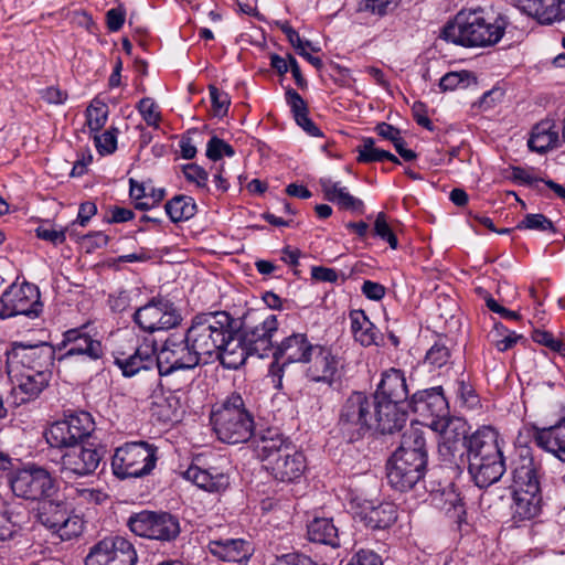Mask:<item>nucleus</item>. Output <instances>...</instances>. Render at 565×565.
I'll return each instance as SVG.
<instances>
[{
    "instance_id": "27",
    "label": "nucleus",
    "mask_w": 565,
    "mask_h": 565,
    "mask_svg": "<svg viewBox=\"0 0 565 565\" xmlns=\"http://www.w3.org/2000/svg\"><path fill=\"white\" fill-rule=\"evenodd\" d=\"M238 329L236 322L232 324L228 337L224 339V344L221 345L220 352L214 355L224 367L230 370L238 369L245 363L247 356L252 355L244 343L243 337L241 333H237Z\"/></svg>"
},
{
    "instance_id": "14",
    "label": "nucleus",
    "mask_w": 565,
    "mask_h": 565,
    "mask_svg": "<svg viewBox=\"0 0 565 565\" xmlns=\"http://www.w3.org/2000/svg\"><path fill=\"white\" fill-rule=\"evenodd\" d=\"M426 460L408 452L407 456L394 452L387 462V481L398 491L412 489L423 477Z\"/></svg>"
},
{
    "instance_id": "6",
    "label": "nucleus",
    "mask_w": 565,
    "mask_h": 565,
    "mask_svg": "<svg viewBox=\"0 0 565 565\" xmlns=\"http://www.w3.org/2000/svg\"><path fill=\"white\" fill-rule=\"evenodd\" d=\"M158 448L147 441H131L116 448L111 460L114 475L124 480L151 473L158 460Z\"/></svg>"
},
{
    "instance_id": "3",
    "label": "nucleus",
    "mask_w": 565,
    "mask_h": 565,
    "mask_svg": "<svg viewBox=\"0 0 565 565\" xmlns=\"http://www.w3.org/2000/svg\"><path fill=\"white\" fill-rule=\"evenodd\" d=\"M235 319L226 311H210L196 315L186 330L188 342L196 351L199 358L207 363L209 359L214 358L220 352L224 339L228 337V331Z\"/></svg>"
},
{
    "instance_id": "29",
    "label": "nucleus",
    "mask_w": 565,
    "mask_h": 565,
    "mask_svg": "<svg viewBox=\"0 0 565 565\" xmlns=\"http://www.w3.org/2000/svg\"><path fill=\"white\" fill-rule=\"evenodd\" d=\"M533 436L539 447L565 462V408L555 425L535 428Z\"/></svg>"
},
{
    "instance_id": "41",
    "label": "nucleus",
    "mask_w": 565,
    "mask_h": 565,
    "mask_svg": "<svg viewBox=\"0 0 565 565\" xmlns=\"http://www.w3.org/2000/svg\"><path fill=\"white\" fill-rule=\"evenodd\" d=\"M349 318L353 337L361 345L370 347L377 344L376 327L370 321L363 310H352Z\"/></svg>"
},
{
    "instance_id": "4",
    "label": "nucleus",
    "mask_w": 565,
    "mask_h": 565,
    "mask_svg": "<svg viewBox=\"0 0 565 565\" xmlns=\"http://www.w3.org/2000/svg\"><path fill=\"white\" fill-rule=\"evenodd\" d=\"M158 362V374L166 379L170 390L180 391L174 376L179 371L193 370L201 363L196 351L188 342V334H170L163 342L159 352L156 351Z\"/></svg>"
},
{
    "instance_id": "2",
    "label": "nucleus",
    "mask_w": 565,
    "mask_h": 565,
    "mask_svg": "<svg viewBox=\"0 0 565 565\" xmlns=\"http://www.w3.org/2000/svg\"><path fill=\"white\" fill-rule=\"evenodd\" d=\"M211 422L217 438L223 443H245L254 433V416L247 409L243 396L236 392L212 412Z\"/></svg>"
},
{
    "instance_id": "40",
    "label": "nucleus",
    "mask_w": 565,
    "mask_h": 565,
    "mask_svg": "<svg viewBox=\"0 0 565 565\" xmlns=\"http://www.w3.org/2000/svg\"><path fill=\"white\" fill-rule=\"evenodd\" d=\"M558 142V130L552 121H541L532 129L527 146L532 151L544 153Z\"/></svg>"
},
{
    "instance_id": "25",
    "label": "nucleus",
    "mask_w": 565,
    "mask_h": 565,
    "mask_svg": "<svg viewBox=\"0 0 565 565\" xmlns=\"http://www.w3.org/2000/svg\"><path fill=\"white\" fill-rule=\"evenodd\" d=\"M408 394L404 372L392 367L382 374V380L375 392L374 399L405 405Z\"/></svg>"
},
{
    "instance_id": "42",
    "label": "nucleus",
    "mask_w": 565,
    "mask_h": 565,
    "mask_svg": "<svg viewBox=\"0 0 565 565\" xmlns=\"http://www.w3.org/2000/svg\"><path fill=\"white\" fill-rule=\"evenodd\" d=\"M308 539L311 542L339 546L338 529L331 519L316 518L308 524Z\"/></svg>"
},
{
    "instance_id": "43",
    "label": "nucleus",
    "mask_w": 565,
    "mask_h": 565,
    "mask_svg": "<svg viewBox=\"0 0 565 565\" xmlns=\"http://www.w3.org/2000/svg\"><path fill=\"white\" fill-rule=\"evenodd\" d=\"M358 162L372 163L388 160L393 163L399 164L401 161L396 156L390 151L375 147V140L371 137L363 138L361 143L356 147Z\"/></svg>"
},
{
    "instance_id": "56",
    "label": "nucleus",
    "mask_w": 565,
    "mask_h": 565,
    "mask_svg": "<svg viewBox=\"0 0 565 565\" xmlns=\"http://www.w3.org/2000/svg\"><path fill=\"white\" fill-rule=\"evenodd\" d=\"M374 235L379 236L383 241L387 242L390 247L396 249L398 246V241L396 235L393 233L391 226L386 221V215L381 212L377 214L374 222Z\"/></svg>"
},
{
    "instance_id": "31",
    "label": "nucleus",
    "mask_w": 565,
    "mask_h": 565,
    "mask_svg": "<svg viewBox=\"0 0 565 565\" xmlns=\"http://www.w3.org/2000/svg\"><path fill=\"white\" fill-rule=\"evenodd\" d=\"M209 551L223 562L243 563L252 556L249 542L243 539H225L210 541Z\"/></svg>"
},
{
    "instance_id": "37",
    "label": "nucleus",
    "mask_w": 565,
    "mask_h": 565,
    "mask_svg": "<svg viewBox=\"0 0 565 565\" xmlns=\"http://www.w3.org/2000/svg\"><path fill=\"white\" fill-rule=\"evenodd\" d=\"M397 519V509L391 502H381L377 505L364 508L362 520L372 530L390 527Z\"/></svg>"
},
{
    "instance_id": "45",
    "label": "nucleus",
    "mask_w": 565,
    "mask_h": 565,
    "mask_svg": "<svg viewBox=\"0 0 565 565\" xmlns=\"http://www.w3.org/2000/svg\"><path fill=\"white\" fill-rule=\"evenodd\" d=\"M164 209L173 223L186 221L196 213L195 201L188 195H175L166 203Z\"/></svg>"
},
{
    "instance_id": "10",
    "label": "nucleus",
    "mask_w": 565,
    "mask_h": 565,
    "mask_svg": "<svg viewBox=\"0 0 565 565\" xmlns=\"http://www.w3.org/2000/svg\"><path fill=\"white\" fill-rule=\"evenodd\" d=\"M9 483L12 492L25 500H40L54 492V480L50 472L35 465L12 471Z\"/></svg>"
},
{
    "instance_id": "51",
    "label": "nucleus",
    "mask_w": 565,
    "mask_h": 565,
    "mask_svg": "<svg viewBox=\"0 0 565 565\" xmlns=\"http://www.w3.org/2000/svg\"><path fill=\"white\" fill-rule=\"evenodd\" d=\"M107 106L104 103L97 102L90 104L86 109V121L92 131H99L107 121Z\"/></svg>"
},
{
    "instance_id": "12",
    "label": "nucleus",
    "mask_w": 565,
    "mask_h": 565,
    "mask_svg": "<svg viewBox=\"0 0 565 565\" xmlns=\"http://www.w3.org/2000/svg\"><path fill=\"white\" fill-rule=\"evenodd\" d=\"M135 323L143 331L153 333L179 326L182 317L174 305L163 298H152L134 313Z\"/></svg>"
},
{
    "instance_id": "5",
    "label": "nucleus",
    "mask_w": 565,
    "mask_h": 565,
    "mask_svg": "<svg viewBox=\"0 0 565 565\" xmlns=\"http://www.w3.org/2000/svg\"><path fill=\"white\" fill-rule=\"evenodd\" d=\"M375 399L362 392H352L341 405L338 428L349 441L362 438L374 427Z\"/></svg>"
},
{
    "instance_id": "7",
    "label": "nucleus",
    "mask_w": 565,
    "mask_h": 565,
    "mask_svg": "<svg viewBox=\"0 0 565 565\" xmlns=\"http://www.w3.org/2000/svg\"><path fill=\"white\" fill-rule=\"evenodd\" d=\"M129 530L140 536L162 542L175 540L180 532L179 519L169 512H153L143 510L134 513L127 521Z\"/></svg>"
},
{
    "instance_id": "18",
    "label": "nucleus",
    "mask_w": 565,
    "mask_h": 565,
    "mask_svg": "<svg viewBox=\"0 0 565 565\" xmlns=\"http://www.w3.org/2000/svg\"><path fill=\"white\" fill-rule=\"evenodd\" d=\"M114 363L125 377H132L142 370L158 369L154 344L142 343L130 351L117 350Z\"/></svg>"
},
{
    "instance_id": "16",
    "label": "nucleus",
    "mask_w": 565,
    "mask_h": 565,
    "mask_svg": "<svg viewBox=\"0 0 565 565\" xmlns=\"http://www.w3.org/2000/svg\"><path fill=\"white\" fill-rule=\"evenodd\" d=\"M62 359L78 358L82 361H98L104 355L102 342L94 339L85 327L70 329L63 334Z\"/></svg>"
},
{
    "instance_id": "21",
    "label": "nucleus",
    "mask_w": 565,
    "mask_h": 565,
    "mask_svg": "<svg viewBox=\"0 0 565 565\" xmlns=\"http://www.w3.org/2000/svg\"><path fill=\"white\" fill-rule=\"evenodd\" d=\"M436 431H439L438 454L441 460L452 462L468 438L466 424L460 419L450 418L444 422Z\"/></svg>"
},
{
    "instance_id": "54",
    "label": "nucleus",
    "mask_w": 565,
    "mask_h": 565,
    "mask_svg": "<svg viewBox=\"0 0 565 565\" xmlns=\"http://www.w3.org/2000/svg\"><path fill=\"white\" fill-rule=\"evenodd\" d=\"M516 228L555 232L553 222L543 214H526Z\"/></svg>"
},
{
    "instance_id": "63",
    "label": "nucleus",
    "mask_w": 565,
    "mask_h": 565,
    "mask_svg": "<svg viewBox=\"0 0 565 565\" xmlns=\"http://www.w3.org/2000/svg\"><path fill=\"white\" fill-rule=\"evenodd\" d=\"M280 30L287 36L289 43L295 47L298 54H305V49L310 46V42H303L299 33L287 22L280 25Z\"/></svg>"
},
{
    "instance_id": "64",
    "label": "nucleus",
    "mask_w": 565,
    "mask_h": 565,
    "mask_svg": "<svg viewBox=\"0 0 565 565\" xmlns=\"http://www.w3.org/2000/svg\"><path fill=\"white\" fill-rule=\"evenodd\" d=\"M347 565H382V561L375 552L371 550H361Z\"/></svg>"
},
{
    "instance_id": "47",
    "label": "nucleus",
    "mask_w": 565,
    "mask_h": 565,
    "mask_svg": "<svg viewBox=\"0 0 565 565\" xmlns=\"http://www.w3.org/2000/svg\"><path fill=\"white\" fill-rule=\"evenodd\" d=\"M76 440L82 444L95 430V422L88 412H77L65 418Z\"/></svg>"
},
{
    "instance_id": "26",
    "label": "nucleus",
    "mask_w": 565,
    "mask_h": 565,
    "mask_svg": "<svg viewBox=\"0 0 565 565\" xmlns=\"http://www.w3.org/2000/svg\"><path fill=\"white\" fill-rule=\"evenodd\" d=\"M503 454L468 461V471L479 488H488L498 482L505 472Z\"/></svg>"
},
{
    "instance_id": "8",
    "label": "nucleus",
    "mask_w": 565,
    "mask_h": 565,
    "mask_svg": "<svg viewBox=\"0 0 565 565\" xmlns=\"http://www.w3.org/2000/svg\"><path fill=\"white\" fill-rule=\"evenodd\" d=\"M54 358L55 350L47 342L36 344L14 342L7 351V373L30 370L51 372Z\"/></svg>"
},
{
    "instance_id": "44",
    "label": "nucleus",
    "mask_w": 565,
    "mask_h": 565,
    "mask_svg": "<svg viewBox=\"0 0 565 565\" xmlns=\"http://www.w3.org/2000/svg\"><path fill=\"white\" fill-rule=\"evenodd\" d=\"M47 444L54 448H66L78 445L76 437L65 419L53 423L44 434Z\"/></svg>"
},
{
    "instance_id": "60",
    "label": "nucleus",
    "mask_w": 565,
    "mask_h": 565,
    "mask_svg": "<svg viewBox=\"0 0 565 565\" xmlns=\"http://www.w3.org/2000/svg\"><path fill=\"white\" fill-rule=\"evenodd\" d=\"M209 89L214 115L217 117L225 116L231 104L228 95L215 86H210Z\"/></svg>"
},
{
    "instance_id": "59",
    "label": "nucleus",
    "mask_w": 565,
    "mask_h": 565,
    "mask_svg": "<svg viewBox=\"0 0 565 565\" xmlns=\"http://www.w3.org/2000/svg\"><path fill=\"white\" fill-rule=\"evenodd\" d=\"M117 130H106L103 134L95 135V146L100 154H110L117 148Z\"/></svg>"
},
{
    "instance_id": "53",
    "label": "nucleus",
    "mask_w": 565,
    "mask_h": 565,
    "mask_svg": "<svg viewBox=\"0 0 565 565\" xmlns=\"http://www.w3.org/2000/svg\"><path fill=\"white\" fill-rule=\"evenodd\" d=\"M235 154L234 148L225 142L223 139L213 136L206 145V157L212 161H217L226 157H233Z\"/></svg>"
},
{
    "instance_id": "20",
    "label": "nucleus",
    "mask_w": 565,
    "mask_h": 565,
    "mask_svg": "<svg viewBox=\"0 0 565 565\" xmlns=\"http://www.w3.org/2000/svg\"><path fill=\"white\" fill-rule=\"evenodd\" d=\"M282 452L269 460L267 468L275 479L282 482H290L301 477L306 469V459L302 452L296 447L287 446L281 448Z\"/></svg>"
},
{
    "instance_id": "57",
    "label": "nucleus",
    "mask_w": 565,
    "mask_h": 565,
    "mask_svg": "<svg viewBox=\"0 0 565 565\" xmlns=\"http://www.w3.org/2000/svg\"><path fill=\"white\" fill-rule=\"evenodd\" d=\"M470 77L471 75L468 71L449 72L440 78L439 87L444 92L454 90L461 85L466 87Z\"/></svg>"
},
{
    "instance_id": "38",
    "label": "nucleus",
    "mask_w": 565,
    "mask_h": 565,
    "mask_svg": "<svg viewBox=\"0 0 565 565\" xmlns=\"http://www.w3.org/2000/svg\"><path fill=\"white\" fill-rule=\"evenodd\" d=\"M292 446L277 429H267L263 431L256 439L257 456L269 463V460L282 452L281 448Z\"/></svg>"
},
{
    "instance_id": "46",
    "label": "nucleus",
    "mask_w": 565,
    "mask_h": 565,
    "mask_svg": "<svg viewBox=\"0 0 565 565\" xmlns=\"http://www.w3.org/2000/svg\"><path fill=\"white\" fill-rule=\"evenodd\" d=\"M68 514L65 504L52 500L42 501L39 507V520L47 529L55 531L61 522Z\"/></svg>"
},
{
    "instance_id": "23",
    "label": "nucleus",
    "mask_w": 565,
    "mask_h": 565,
    "mask_svg": "<svg viewBox=\"0 0 565 565\" xmlns=\"http://www.w3.org/2000/svg\"><path fill=\"white\" fill-rule=\"evenodd\" d=\"M305 364H308L306 375L309 380L329 385L338 369V361L331 350L320 344H315Z\"/></svg>"
},
{
    "instance_id": "50",
    "label": "nucleus",
    "mask_w": 565,
    "mask_h": 565,
    "mask_svg": "<svg viewBox=\"0 0 565 565\" xmlns=\"http://www.w3.org/2000/svg\"><path fill=\"white\" fill-rule=\"evenodd\" d=\"M83 525V520L78 515L68 512L61 522V526H57L54 532L57 533L62 540H71L81 535Z\"/></svg>"
},
{
    "instance_id": "39",
    "label": "nucleus",
    "mask_w": 565,
    "mask_h": 565,
    "mask_svg": "<svg viewBox=\"0 0 565 565\" xmlns=\"http://www.w3.org/2000/svg\"><path fill=\"white\" fill-rule=\"evenodd\" d=\"M395 452L405 456L412 452L416 455V457H419V459L427 461L425 431L418 423H412L409 428L403 433L401 445Z\"/></svg>"
},
{
    "instance_id": "35",
    "label": "nucleus",
    "mask_w": 565,
    "mask_h": 565,
    "mask_svg": "<svg viewBox=\"0 0 565 565\" xmlns=\"http://www.w3.org/2000/svg\"><path fill=\"white\" fill-rule=\"evenodd\" d=\"M285 97L297 125L311 137H322L321 129L309 118L308 106L303 98L294 88H287Z\"/></svg>"
},
{
    "instance_id": "28",
    "label": "nucleus",
    "mask_w": 565,
    "mask_h": 565,
    "mask_svg": "<svg viewBox=\"0 0 565 565\" xmlns=\"http://www.w3.org/2000/svg\"><path fill=\"white\" fill-rule=\"evenodd\" d=\"M374 427L381 434H393L401 430L407 422V413L403 404L375 401Z\"/></svg>"
},
{
    "instance_id": "62",
    "label": "nucleus",
    "mask_w": 565,
    "mask_h": 565,
    "mask_svg": "<svg viewBox=\"0 0 565 565\" xmlns=\"http://www.w3.org/2000/svg\"><path fill=\"white\" fill-rule=\"evenodd\" d=\"M66 232H67V228L56 230L53 227H47V226L42 225L36 228V236L39 238L50 242L54 245H60L65 242Z\"/></svg>"
},
{
    "instance_id": "34",
    "label": "nucleus",
    "mask_w": 565,
    "mask_h": 565,
    "mask_svg": "<svg viewBox=\"0 0 565 565\" xmlns=\"http://www.w3.org/2000/svg\"><path fill=\"white\" fill-rule=\"evenodd\" d=\"M320 185L328 201L335 203L342 210L363 213V201L350 194L348 188L342 186L340 182L323 178L320 179Z\"/></svg>"
},
{
    "instance_id": "52",
    "label": "nucleus",
    "mask_w": 565,
    "mask_h": 565,
    "mask_svg": "<svg viewBox=\"0 0 565 565\" xmlns=\"http://www.w3.org/2000/svg\"><path fill=\"white\" fill-rule=\"evenodd\" d=\"M398 2L399 0H362L359 3V11L383 17L393 11Z\"/></svg>"
},
{
    "instance_id": "1",
    "label": "nucleus",
    "mask_w": 565,
    "mask_h": 565,
    "mask_svg": "<svg viewBox=\"0 0 565 565\" xmlns=\"http://www.w3.org/2000/svg\"><path fill=\"white\" fill-rule=\"evenodd\" d=\"M510 19L482 8L462 9L440 31V39L465 47H487L501 41Z\"/></svg>"
},
{
    "instance_id": "58",
    "label": "nucleus",
    "mask_w": 565,
    "mask_h": 565,
    "mask_svg": "<svg viewBox=\"0 0 565 565\" xmlns=\"http://www.w3.org/2000/svg\"><path fill=\"white\" fill-rule=\"evenodd\" d=\"M450 358L449 349L443 343H435L426 353V362L435 367L447 364Z\"/></svg>"
},
{
    "instance_id": "32",
    "label": "nucleus",
    "mask_w": 565,
    "mask_h": 565,
    "mask_svg": "<svg viewBox=\"0 0 565 565\" xmlns=\"http://www.w3.org/2000/svg\"><path fill=\"white\" fill-rule=\"evenodd\" d=\"M8 375L15 384L14 390L26 395L22 401H28L36 397L47 386L52 372L30 370Z\"/></svg>"
},
{
    "instance_id": "19",
    "label": "nucleus",
    "mask_w": 565,
    "mask_h": 565,
    "mask_svg": "<svg viewBox=\"0 0 565 565\" xmlns=\"http://www.w3.org/2000/svg\"><path fill=\"white\" fill-rule=\"evenodd\" d=\"M278 330V321L275 315L267 316L260 323L254 327H244L239 332L244 343L252 355L267 356L274 352L273 335Z\"/></svg>"
},
{
    "instance_id": "49",
    "label": "nucleus",
    "mask_w": 565,
    "mask_h": 565,
    "mask_svg": "<svg viewBox=\"0 0 565 565\" xmlns=\"http://www.w3.org/2000/svg\"><path fill=\"white\" fill-rule=\"evenodd\" d=\"M68 495L73 499H78L81 503H95L99 504L107 499V494L103 491L84 487V486H70Z\"/></svg>"
},
{
    "instance_id": "48",
    "label": "nucleus",
    "mask_w": 565,
    "mask_h": 565,
    "mask_svg": "<svg viewBox=\"0 0 565 565\" xmlns=\"http://www.w3.org/2000/svg\"><path fill=\"white\" fill-rule=\"evenodd\" d=\"M491 343L500 351L504 352L513 348L522 335L508 330L503 324L497 323L494 330L489 334Z\"/></svg>"
},
{
    "instance_id": "22",
    "label": "nucleus",
    "mask_w": 565,
    "mask_h": 565,
    "mask_svg": "<svg viewBox=\"0 0 565 565\" xmlns=\"http://www.w3.org/2000/svg\"><path fill=\"white\" fill-rule=\"evenodd\" d=\"M465 447L468 461L503 454L499 433L491 426H482L468 436Z\"/></svg>"
},
{
    "instance_id": "24",
    "label": "nucleus",
    "mask_w": 565,
    "mask_h": 565,
    "mask_svg": "<svg viewBox=\"0 0 565 565\" xmlns=\"http://www.w3.org/2000/svg\"><path fill=\"white\" fill-rule=\"evenodd\" d=\"M313 347L306 333H292L275 347L273 356L281 365L305 363Z\"/></svg>"
},
{
    "instance_id": "55",
    "label": "nucleus",
    "mask_w": 565,
    "mask_h": 565,
    "mask_svg": "<svg viewBox=\"0 0 565 565\" xmlns=\"http://www.w3.org/2000/svg\"><path fill=\"white\" fill-rule=\"evenodd\" d=\"M137 108L148 126L154 128L159 127V122L161 121V115L160 111L158 110L159 107L153 99L149 97L142 98L138 103Z\"/></svg>"
},
{
    "instance_id": "17",
    "label": "nucleus",
    "mask_w": 565,
    "mask_h": 565,
    "mask_svg": "<svg viewBox=\"0 0 565 565\" xmlns=\"http://www.w3.org/2000/svg\"><path fill=\"white\" fill-rule=\"evenodd\" d=\"M542 476L541 462L534 459L531 449L520 448L512 461L514 491H541Z\"/></svg>"
},
{
    "instance_id": "33",
    "label": "nucleus",
    "mask_w": 565,
    "mask_h": 565,
    "mask_svg": "<svg viewBox=\"0 0 565 565\" xmlns=\"http://www.w3.org/2000/svg\"><path fill=\"white\" fill-rule=\"evenodd\" d=\"M183 477L209 492H222L230 486L228 476L216 471V469L206 470L198 466H190L183 472Z\"/></svg>"
},
{
    "instance_id": "15",
    "label": "nucleus",
    "mask_w": 565,
    "mask_h": 565,
    "mask_svg": "<svg viewBox=\"0 0 565 565\" xmlns=\"http://www.w3.org/2000/svg\"><path fill=\"white\" fill-rule=\"evenodd\" d=\"M414 413L424 419H431L427 425L434 429L448 420V403L441 392V387H433L415 393L409 402Z\"/></svg>"
},
{
    "instance_id": "9",
    "label": "nucleus",
    "mask_w": 565,
    "mask_h": 565,
    "mask_svg": "<svg viewBox=\"0 0 565 565\" xmlns=\"http://www.w3.org/2000/svg\"><path fill=\"white\" fill-rule=\"evenodd\" d=\"M42 308L40 291L35 285L29 282L13 284L0 298V319L4 320L18 316L34 319L40 316Z\"/></svg>"
},
{
    "instance_id": "13",
    "label": "nucleus",
    "mask_w": 565,
    "mask_h": 565,
    "mask_svg": "<svg viewBox=\"0 0 565 565\" xmlns=\"http://www.w3.org/2000/svg\"><path fill=\"white\" fill-rule=\"evenodd\" d=\"M102 458V452L97 448L76 445L62 455L60 477L65 483H71L78 478L92 476L97 470Z\"/></svg>"
},
{
    "instance_id": "61",
    "label": "nucleus",
    "mask_w": 565,
    "mask_h": 565,
    "mask_svg": "<svg viewBox=\"0 0 565 565\" xmlns=\"http://www.w3.org/2000/svg\"><path fill=\"white\" fill-rule=\"evenodd\" d=\"M183 173L189 182L195 183L199 188H205L207 182V172L195 163L183 166Z\"/></svg>"
},
{
    "instance_id": "11",
    "label": "nucleus",
    "mask_w": 565,
    "mask_h": 565,
    "mask_svg": "<svg viewBox=\"0 0 565 565\" xmlns=\"http://www.w3.org/2000/svg\"><path fill=\"white\" fill-rule=\"evenodd\" d=\"M134 544L124 536L109 535L96 542L85 557V565H136Z\"/></svg>"
},
{
    "instance_id": "36",
    "label": "nucleus",
    "mask_w": 565,
    "mask_h": 565,
    "mask_svg": "<svg viewBox=\"0 0 565 565\" xmlns=\"http://www.w3.org/2000/svg\"><path fill=\"white\" fill-rule=\"evenodd\" d=\"M513 519L515 521L532 520L542 509L541 491H514Z\"/></svg>"
},
{
    "instance_id": "30",
    "label": "nucleus",
    "mask_w": 565,
    "mask_h": 565,
    "mask_svg": "<svg viewBox=\"0 0 565 565\" xmlns=\"http://www.w3.org/2000/svg\"><path fill=\"white\" fill-rule=\"evenodd\" d=\"M519 8L541 24L565 20V0H518Z\"/></svg>"
}]
</instances>
